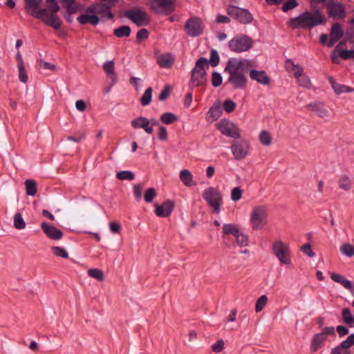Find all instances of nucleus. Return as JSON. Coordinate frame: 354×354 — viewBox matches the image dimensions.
Wrapping results in <instances>:
<instances>
[{"instance_id": "obj_1", "label": "nucleus", "mask_w": 354, "mask_h": 354, "mask_svg": "<svg viewBox=\"0 0 354 354\" xmlns=\"http://www.w3.org/2000/svg\"><path fill=\"white\" fill-rule=\"evenodd\" d=\"M251 67V62L247 59H229L224 70L229 75L226 83L235 89L245 88L247 77L244 74L248 73Z\"/></svg>"}, {"instance_id": "obj_2", "label": "nucleus", "mask_w": 354, "mask_h": 354, "mask_svg": "<svg viewBox=\"0 0 354 354\" xmlns=\"http://www.w3.org/2000/svg\"><path fill=\"white\" fill-rule=\"evenodd\" d=\"M43 0H25L26 10L33 17L41 19L49 26L59 29L61 26L60 20L57 15L48 14V10L38 9Z\"/></svg>"}, {"instance_id": "obj_3", "label": "nucleus", "mask_w": 354, "mask_h": 354, "mask_svg": "<svg viewBox=\"0 0 354 354\" xmlns=\"http://www.w3.org/2000/svg\"><path fill=\"white\" fill-rule=\"evenodd\" d=\"M324 17L319 10L313 12L306 11L295 18L290 20L289 25L294 29L303 28L310 30L313 28L324 24Z\"/></svg>"}, {"instance_id": "obj_4", "label": "nucleus", "mask_w": 354, "mask_h": 354, "mask_svg": "<svg viewBox=\"0 0 354 354\" xmlns=\"http://www.w3.org/2000/svg\"><path fill=\"white\" fill-rule=\"evenodd\" d=\"M205 68H209L208 61L205 57L199 58L195 67L192 70L191 81L196 86H202L207 80V73Z\"/></svg>"}, {"instance_id": "obj_5", "label": "nucleus", "mask_w": 354, "mask_h": 354, "mask_svg": "<svg viewBox=\"0 0 354 354\" xmlns=\"http://www.w3.org/2000/svg\"><path fill=\"white\" fill-rule=\"evenodd\" d=\"M268 209L265 206H257L253 208L250 216L252 229L261 230L267 223Z\"/></svg>"}, {"instance_id": "obj_6", "label": "nucleus", "mask_w": 354, "mask_h": 354, "mask_svg": "<svg viewBox=\"0 0 354 354\" xmlns=\"http://www.w3.org/2000/svg\"><path fill=\"white\" fill-rule=\"evenodd\" d=\"M252 44L251 38L244 35H238L229 41V48L235 53H241L250 50Z\"/></svg>"}, {"instance_id": "obj_7", "label": "nucleus", "mask_w": 354, "mask_h": 354, "mask_svg": "<svg viewBox=\"0 0 354 354\" xmlns=\"http://www.w3.org/2000/svg\"><path fill=\"white\" fill-rule=\"evenodd\" d=\"M203 198L213 209L214 212L218 213L222 203V198L220 192L214 187L206 189L203 194Z\"/></svg>"}, {"instance_id": "obj_8", "label": "nucleus", "mask_w": 354, "mask_h": 354, "mask_svg": "<svg viewBox=\"0 0 354 354\" xmlns=\"http://www.w3.org/2000/svg\"><path fill=\"white\" fill-rule=\"evenodd\" d=\"M272 250L277 258L282 264L291 263L289 247L281 241H277L273 243Z\"/></svg>"}, {"instance_id": "obj_9", "label": "nucleus", "mask_w": 354, "mask_h": 354, "mask_svg": "<svg viewBox=\"0 0 354 354\" xmlns=\"http://www.w3.org/2000/svg\"><path fill=\"white\" fill-rule=\"evenodd\" d=\"M150 7L156 14L168 15L174 10V1L172 0H151Z\"/></svg>"}, {"instance_id": "obj_10", "label": "nucleus", "mask_w": 354, "mask_h": 354, "mask_svg": "<svg viewBox=\"0 0 354 354\" xmlns=\"http://www.w3.org/2000/svg\"><path fill=\"white\" fill-rule=\"evenodd\" d=\"M216 127L222 134L239 139L241 137L240 129L231 121L227 120H221L216 124Z\"/></svg>"}, {"instance_id": "obj_11", "label": "nucleus", "mask_w": 354, "mask_h": 354, "mask_svg": "<svg viewBox=\"0 0 354 354\" xmlns=\"http://www.w3.org/2000/svg\"><path fill=\"white\" fill-rule=\"evenodd\" d=\"M204 27V24L201 19L192 17L185 23V30L189 36L195 37L202 35Z\"/></svg>"}, {"instance_id": "obj_12", "label": "nucleus", "mask_w": 354, "mask_h": 354, "mask_svg": "<svg viewBox=\"0 0 354 354\" xmlns=\"http://www.w3.org/2000/svg\"><path fill=\"white\" fill-rule=\"evenodd\" d=\"M124 16L139 26H145L149 23V15L139 8L127 10L124 12Z\"/></svg>"}, {"instance_id": "obj_13", "label": "nucleus", "mask_w": 354, "mask_h": 354, "mask_svg": "<svg viewBox=\"0 0 354 354\" xmlns=\"http://www.w3.org/2000/svg\"><path fill=\"white\" fill-rule=\"evenodd\" d=\"M227 14L242 24L250 23L252 15L247 10L240 8L234 6H230L227 8Z\"/></svg>"}, {"instance_id": "obj_14", "label": "nucleus", "mask_w": 354, "mask_h": 354, "mask_svg": "<svg viewBox=\"0 0 354 354\" xmlns=\"http://www.w3.org/2000/svg\"><path fill=\"white\" fill-rule=\"evenodd\" d=\"M249 143L245 140H234L231 145V150L236 160L245 158L248 153Z\"/></svg>"}, {"instance_id": "obj_15", "label": "nucleus", "mask_w": 354, "mask_h": 354, "mask_svg": "<svg viewBox=\"0 0 354 354\" xmlns=\"http://www.w3.org/2000/svg\"><path fill=\"white\" fill-rule=\"evenodd\" d=\"M118 0H100L96 3L97 14L101 15L102 17L106 16L109 19L113 17V14L110 11L111 7L114 6Z\"/></svg>"}, {"instance_id": "obj_16", "label": "nucleus", "mask_w": 354, "mask_h": 354, "mask_svg": "<svg viewBox=\"0 0 354 354\" xmlns=\"http://www.w3.org/2000/svg\"><path fill=\"white\" fill-rule=\"evenodd\" d=\"M327 10L330 17L342 19L345 17L344 6L338 2H331L327 6Z\"/></svg>"}, {"instance_id": "obj_17", "label": "nucleus", "mask_w": 354, "mask_h": 354, "mask_svg": "<svg viewBox=\"0 0 354 354\" xmlns=\"http://www.w3.org/2000/svg\"><path fill=\"white\" fill-rule=\"evenodd\" d=\"M155 213L159 217H167L174 208V203L171 201H166L161 205L155 204Z\"/></svg>"}, {"instance_id": "obj_18", "label": "nucleus", "mask_w": 354, "mask_h": 354, "mask_svg": "<svg viewBox=\"0 0 354 354\" xmlns=\"http://www.w3.org/2000/svg\"><path fill=\"white\" fill-rule=\"evenodd\" d=\"M41 227L46 236L51 239L59 240L63 236V233L61 230L45 222L41 223Z\"/></svg>"}, {"instance_id": "obj_19", "label": "nucleus", "mask_w": 354, "mask_h": 354, "mask_svg": "<svg viewBox=\"0 0 354 354\" xmlns=\"http://www.w3.org/2000/svg\"><path fill=\"white\" fill-rule=\"evenodd\" d=\"M131 124L134 129H143L149 134L152 133L153 131L152 126H150V120L147 118L138 117L133 120Z\"/></svg>"}, {"instance_id": "obj_20", "label": "nucleus", "mask_w": 354, "mask_h": 354, "mask_svg": "<svg viewBox=\"0 0 354 354\" xmlns=\"http://www.w3.org/2000/svg\"><path fill=\"white\" fill-rule=\"evenodd\" d=\"M330 277L334 281L341 284L344 288L348 290L354 296V286L351 281L345 279L341 274L335 272L330 273Z\"/></svg>"}, {"instance_id": "obj_21", "label": "nucleus", "mask_w": 354, "mask_h": 354, "mask_svg": "<svg viewBox=\"0 0 354 354\" xmlns=\"http://www.w3.org/2000/svg\"><path fill=\"white\" fill-rule=\"evenodd\" d=\"M250 77L252 80L263 84L268 85L270 82V79L263 71H256L249 69Z\"/></svg>"}, {"instance_id": "obj_22", "label": "nucleus", "mask_w": 354, "mask_h": 354, "mask_svg": "<svg viewBox=\"0 0 354 354\" xmlns=\"http://www.w3.org/2000/svg\"><path fill=\"white\" fill-rule=\"evenodd\" d=\"M343 30L339 24L335 23L332 26L330 38L328 43L329 47H332L342 37Z\"/></svg>"}, {"instance_id": "obj_23", "label": "nucleus", "mask_w": 354, "mask_h": 354, "mask_svg": "<svg viewBox=\"0 0 354 354\" xmlns=\"http://www.w3.org/2000/svg\"><path fill=\"white\" fill-rule=\"evenodd\" d=\"M77 21L81 24L90 23L92 25H97L100 21V19L95 15H88L87 14H82L77 18Z\"/></svg>"}, {"instance_id": "obj_24", "label": "nucleus", "mask_w": 354, "mask_h": 354, "mask_svg": "<svg viewBox=\"0 0 354 354\" xmlns=\"http://www.w3.org/2000/svg\"><path fill=\"white\" fill-rule=\"evenodd\" d=\"M266 2L270 5L273 4H279L283 0H266ZM298 5V3L296 0H288L286 2H285L282 6V10L283 12H288L290 10H292L297 7Z\"/></svg>"}, {"instance_id": "obj_25", "label": "nucleus", "mask_w": 354, "mask_h": 354, "mask_svg": "<svg viewBox=\"0 0 354 354\" xmlns=\"http://www.w3.org/2000/svg\"><path fill=\"white\" fill-rule=\"evenodd\" d=\"M174 61V57L171 54L161 55L158 57V64L161 67L165 68H170L172 66Z\"/></svg>"}, {"instance_id": "obj_26", "label": "nucleus", "mask_w": 354, "mask_h": 354, "mask_svg": "<svg viewBox=\"0 0 354 354\" xmlns=\"http://www.w3.org/2000/svg\"><path fill=\"white\" fill-rule=\"evenodd\" d=\"M308 107L312 111L317 113L318 115L321 118H327L329 116L328 111L324 107L322 103H314L308 105Z\"/></svg>"}, {"instance_id": "obj_27", "label": "nucleus", "mask_w": 354, "mask_h": 354, "mask_svg": "<svg viewBox=\"0 0 354 354\" xmlns=\"http://www.w3.org/2000/svg\"><path fill=\"white\" fill-rule=\"evenodd\" d=\"M63 6L69 13H74L82 8V6L75 0H62Z\"/></svg>"}, {"instance_id": "obj_28", "label": "nucleus", "mask_w": 354, "mask_h": 354, "mask_svg": "<svg viewBox=\"0 0 354 354\" xmlns=\"http://www.w3.org/2000/svg\"><path fill=\"white\" fill-rule=\"evenodd\" d=\"M326 337L321 333L316 334L312 340L311 350L313 352H316L317 350L322 346L323 343L326 340Z\"/></svg>"}, {"instance_id": "obj_29", "label": "nucleus", "mask_w": 354, "mask_h": 354, "mask_svg": "<svg viewBox=\"0 0 354 354\" xmlns=\"http://www.w3.org/2000/svg\"><path fill=\"white\" fill-rule=\"evenodd\" d=\"M342 316L344 322L350 327H354V317L349 308H344L342 311Z\"/></svg>"}, {"instance_id": "obj_30", "label": "nucleus", "mask_w": 354, "mask_h": 354, "mask_svg": "<svg viewBox=\"0 0 354 354\" xmlns=\"http://www.w3.org/2000/svg\"><path fill=\"white\" fill-rule=\"evenodd\" d=\"M192 174L187 169H183L180 173V179L186 186L192 185Z\"/></svg>"}, {"instance_id": "obj_31", "label": "nucleus", "mask_w": 354, "mask_h": 354, "mask_svg": "<svg viewBox=\"0 0 354 354\" xmlns=\"http://www.w3.org/2000/svg\"><path fill=\"white\" fill-rule=\"evenodd\" d=\"M131 33V28L128 26H122L114 29L113 34L118 37H129Z\"/></svg>"}, {"instance_id": "obj_32", "label": "nucleus", "mask_w": 354, "mask_h": 354, "mask_svg": "<svg viewBox=\"0 0 354 354\" xmlns=\"http://www.w3.org/2000/svg\"><path fill=\"white\" fill-rule=\"evenodd\" d=\"M26 194L35 196L37 193V184L32 180H26L25 182Z\"/></svg>"}, {"instance_id": "obj_33", "label": "nucleus", "mask_w": 354, "mask_h": 354, "mask_svg": "<svg viewBox=\"0 0 354 354\" xmlns=\"http://www.w3.org/2000/svg\"><path fill=\"white\" fill-rule=\"evenodd\" d=\"M285 66L287 70L294 72L295 76H299L302 73V69L299 66L295 65L290 59L286 61Z\"/></svg>"}, {"instance_id": "obj_34", "label": "nucleus", "mask_w": 354, "mask_h": 354, "mask_svg": "<svg viewBox=\"0 0 354 354\" xmlns=\"http://www.w3.org/2000/svg\"><path fill=\"white\" fill-rule=\"evenodd\" d=\"M328 81L336 94L339 95L345 93L346 85L336 83L332 77L328 78Z\"/></svg>"}, {"instance_id": "obj_35", "label": "nucleus", "mask_w": 354, "mask_h": 354, "mask_svg": "<svg viewBox=\"0 0 354 354\" xmlns=\"http://www.w3.org/2000/svg\"><path fill=\"white\" fill-rule=\"evenodd\" d=\"M339 186L341 189L348 191L351 187V182L349 178L345 175L342 176L338 181Z\"/></svg>"}, {"instance_id": "obj_36", "label": "nucleus", "mask_w": 354, "mask_h": 354, "mask_svg": "<svg viewBox=\"0 0 354 354\" xmlns=\"http://www.w3.org/2000/svg\"><path fill=\"white\" fill-rule=\"evenodd\" d=\"M239 231V230L233 224H225L223 226V236L232 234L234 236Z\"/></svg>"}, {"instance_id": "obj_37", "label": "nucleus", "mask_w": 354, "mask_h": 354, "mask_svg": "<svg viewBox=\"0 0 354 354\" xmlns=\"http://www.w3.org/2000/svg\"><path fill=\"white\" fill-rule=\"evenodd\" d=\"M46 7L48 14H53L55 15H56V13L59 10V6L55 0H46Z\"/></svg>"}, {"instance_id": "obj_38", "label": "nucleus", "mask_w": 354, "mask_h": 354, "mask_svg": "<svg viewBox=\"0 0 354 354\" xmlns=\"http://www.w3.org/2000/svg\"><path fill=\"white\" fill-rule=\"evenodd\" d=\"M161 121L165 124H170L177 121V117L171 113H164L160 117Z\"/></svg>"}, {"instance_id": "obj_39", "label": "nucleus", "mask_w": 354, "mask_h": 354, "mask_svg": "<svg viewBox=\"0 0 354 354\" xmlns=\"http://www.w3.org/2000/svg\"><path fill=\"white\" fill-rule=\"evenodd\" d=\"M151 97H152V88L149 87L146 89L143 95L141 97V104L142 106H147L149 104V103L151 101Z\"/></svg>"}, {"instance_id": "obj_40", "label": "nucleus", "mask_w": 354, "mask_h": 354, "mask_svg": "<svg viewBox=\"0 0 354 354\" xmlns=\"http://www.w3.org/2000/svg\"><path fill=\"white\" fill-rule=\"evenodd\" d=\"M346 351H351L350 348L354 345V333L350 335L346 340L343 341L340 344Z\"/></svg>"}, {"instance_id": "obj_41", "label": "nucleus", "mask_w": 354, "mask_h": 354, "mask_svg": "<svg viewBox=\"0 0 354 354\" xmlns=\"http://www.w3.org/2000/svg\"><path fill=\"white\" fill-rule=\"evenodd\" d=\"M14 226L15 228L19 230H22L26 226V223L20 213L15 214L14 216Z\"/></svg>"}, {"instance_id": "obj_42", "label": "nucleus", "mask_w": 354, "mask_h": 354, "mask_svg": "<svg viewBox=\"0 0 354 354\" xmlns=\"http://www.w3.org/2000/svg\"><path fill=\"white\" fill-rule=\"evenodd\" d=\"M259 140L263 145L268 146L271 144L272 137L268 131H262L259 135Z\"/></svg>"}, {"instance_id": "obj_43", "label": "nucleus", "mask_w": 354, "mask_h": 354, "mask_svg": "<svg viewBox=\"0 0 354 354\" xmlns=\"http://www.w3.org/2000/svg\"><path fill=\"white\" fill-rule=\"evenodd\" d=\"M53 254L57 257H60L64 259H68V253L64 249V248L58 247V246H53L51 248Z\"/></svg>"}, {"instance_id": "obj_44", "label": "nucleus", "mask_w": 354, "mask_h": 354, "mask_svg": "<svg viewBox=\"0 0 354 354\" xmlns=\"http://www.w3.org/2000/svg\"><path fill=\"white\" fill-rule=\"evenodd\" d=\"M340 251L344 255L351 257L354 256V248L349 243H344L340 247Z\"/></svg>"}, {"instance_id": "obj_45", "label": "nucleus", "mask_w": 354, "mask_h": 354, "mask_svg": "<svg viewBox=\"0 0 354 354\" xmlns=\"http://www.w3.org/2000/svg\"><path fill=\"white\" fill-rule=\"evenodd\" d=\"M88 274L91 277L96 279L98 281L104 280V273L99 269H90L88 270Z\"/></svg>"}, {"instance_id": "obj_46", "label": "nucleus", "mask_w": 354, "mask_h": 354, "mask_svg": "<svg viewBox=\"0 0 354 354\" xmlns=\"http://www.w3.org/2000/svg\"><path fill=\"white\" fill-rule=\"evenodd\" d=\"M222 113V111L219 106L214 105L210 108L208 111L209 116L214 120L218 119Z\"/></svg>"}, {"instance_id": "obj_47", "label": "nucleus", "mask_w": 354, "mask_h": 354, "mask_svg": "<svg viewBox=\"0 0 354 354\" xmlns=\"http://www.w3.org/2000/svg\"><path fill=\"white\" fill-rule=\"evenodd\" d=\"M117 178L120 180H132L134 179V174L130 171H122L117 173Z\"/></svg>"}, {"instance_id": "obj_48", "label": "nucleus", "mask_w": 354, "mask_h": 354, "mask_svg": "<svg viewBox=\"0 0 354 354\" xmlns=\"http://www.w3.org/2000/svg\"><path fill=\"white\" fill-rule=\"evenodd\" d=\"M220 62V57L216 50L212 49L210 51L209 64L213 66H216Z\"/></svg>"}, {"instance_id": "obj_49", "label": "nucleus", "mask_w": 354, "mask_h": 354, "mask_svg": "<svg viewBox=\"0 0 354 354\" xmlns=\"http://www.w3.org/2000/svg\"><path fill=\"white\" fill-rule=\"evenodd\" d=\"M267 301H268V298L266 295L261 296L256 302L255 310L257 312L261 311L263 310V308L265 307Z\"/></svg>"}, {"instance_id": "obj_50", "label": "nucleus", "mask_w": 354, "mask_h": 354, "mask_svg": "<svg viewBox=\"0 0 354 354\" xmlns=\"http://www.w3.org/2000/svg\"><path fill=\"white\" fill-rule=\"evenodd\" d=\"M156 196V192L154 188H149L144 194L145 201L149 203H151L154 197Z\"/></svg>"}, {"instance_id": "obj_51", "label": "nucleus", "mask_w": 354, "mask_h": 354, "mask_svg": "<svg viewBox=\"0 0 354 354\" xmlns=\"http://www.w3.org/2000/svg\"><path fill=\"white\" fill-rule=\"evenodd\" d=\"M19 71V79L23 83H26L28 79L27 73L25 70V65L17 66Z\"/></svg>"}, {"instance_id": "obj_52", "label": "nucleus", "mask_w": 354, "mask_h": 354, "mask_svg": "<svg viewBox=\"0 0 354 354\" xmlns=\"http://www.w3.org/2000/svg\"><path fill=\"white\" fill-rule=\"evenodd\" d=\"M338 55L343 59H348L350 58L354 59V50H341L339 49Z\"/></svg>"}, {"instance_id": "obj_53", "label": "nucleus", "mask_w": 354, "mask_h": 354, "mask_svg": "<svg viewBox=\"0 0 354 354\" xmlns=\"http://www.w3.org/2000/svg\"><path fill=\"white\" fill-rule=\"evenodd\" d=\"M238 245L240 246H244L247 245L248 239L245 235L239 231L234 236Z\"/></svg>"}, {"instance_id": "obj_54", "label": "nucleus", "mask_w": 354, "mask_h": 354, "mask_svg": "<svg viewBox=\"0 0 354 354\" xmlns=\"http://www.w3.org/2000/svg\"><path fill=\"white\" fill-rule=\"evenodd\" d=\"M222 81L223 78L220 73L217 72H214L212 73V83L214 87H218L221 85Z\"/></svg>"}, {"instance_id": "obj_55", "label": "nucleus", "mask_w": 354, "mask_h": 354, "mask_svg": "<svg viewBox=\"0 0 354 354\" xmlns=\"http://www.w3.org/2000/svg\"><path fill=\"white\" fill-rule=\"evenodd\" d=\"M345 44V41H341L338 44V45L336 46V48L335 50H334L333 55H332V57H331V59H332V62L335 64H339V55H338V51H339V49H341L342 48V46L343 45Z\"/></svg>"}, {"instance_id": "obj_56", "label": "nucleus", "mask_w": 354, "mask_h": 354, "mask_svg": "<svg viewBox=\"0 0 354 354\" xmlns=\"http://www.w3.org/2000/svg\"><path fill=\"white\" fill-rule=\"evenodd\" d=\"M86 138V134L83 132H77L73 136L68 137V140L75 142H81Z\"/></svg>"}, {"instance_id": "obj_57", "label": "nucleus", "mask_w": 354, "mask_h": 354, "mask_svg": "<svg viewBox=\"0 0 354 354\" xmlns=\"http://www.w3.org/2000/svg\"><path fill=\"white\" fill-rule=\"evenodd\" d=\"M236 104L231 100H226L223 103V109L227 113H231L235 109Z\"/></svg>"}, {"instance_id": "obj_58", "label": "nucleus", "mask_w": 354, "mask_h": 354, "mask_svg": "<svg viewBox=\"0 0 354 354\" xmlns=\"http://www.w3.org/2000/svg\"><path fill=\"white\" fill-rule=\"evenodd\" d=\"M242 191L239 187H234L231 192V198L234 201H237L241 199Z\"/></svg>"}, {"instance_id": "obj_59", "label": "nucleus", "mask_w": 354, "mask_h": 354, "mask_svg": "<svg viewBox=\"0 0 354 354\" xmlns=\"http://www.w3.org/2000/svg\"><path fill=\"white\" fill-rule=\"evenodd\" d=\"M295 77L297 79V82L301 86L304 87H308V86L310 85V80L308 79V77L303 76L302 73L299 76Z\"/></svg>"}, {"instance_id": "obj_60", "label": "nucleus", "mask_w": 354, "mask_h": 354, "mask_svg": "<svg viewBox=\"0 0 354 354\" xmlns=\"http://www.w3.org/2000/svg\"><path fill=\"white\" fill-rule=\"evenodd\" d=\"M224 347V342L223 339L218 340L212 346V351L215 353H220Z\"/></svg>"}, {"instance_id": "obj_61", "label": "nucleus", "mask_w": 354, "mask_h": 354, "mask_svg": "<svg viewBox=\"0 0 354 354\" xmlns=\"http://www.w3.org/2000/svg\"><path fill=\"white\" fill-rule=\"evenodd\" d=\"M103 69L109 74L114 72V63L113 61L106 62L103 65Z\"/></svg>"}, {"instance_id": "obj_62", "label": "nucleus", "mask_w": 354, "mask_h": 354, "mask_svg": "<svg viewBox=\"0 0 354 354\" xmlns=\"http://www.w3.org/2000/svg\"><path fill=\"white\" fill-rule=\"evenodd\" d=\"M330 354H352V353L345 351L340 345H338L331 350Z\"/></svg>"}, {"instance_id": "obj_63", "label": "nucleus", "mask_w": 354, "mask_h": 354, "mask_svg": "<svg viewBox=\"0 0 354 354\" xmlns=\"http://www.w3.org/2000/svg\"><path fill=\"white\" fill-rule=\"evenodd\" d=\"M301 250L308 256L313 257L315 256L314 252L311 250V247L309 243L304 244L301 248Z\"/></svg>"}, {"instance_id": "obj_64", "label": "nucleus", "mask_w": 354, "mask_h": 354, "mask_svg": "<svg viewBox=\"0 0 354 354\" xmlns=\"http://www.w3.org/2000/svg\"><path fill=\"white\" fill-rule=\"evenodd\" d=\"M158 137L160 140H165L167 138V129L163 126L159 127V132Z\"/></svg>"}]
</instances>
